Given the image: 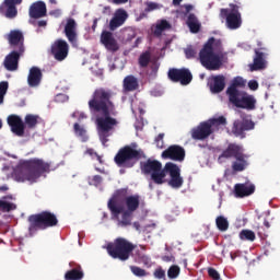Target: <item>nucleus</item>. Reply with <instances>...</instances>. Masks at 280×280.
<instances>
[{"label": "nucleus", "instance_id": "10", "mask_svg": "<svg viewBox=\"0 0 280 280\" xmlns=\"http://www.w3.org/2000/svg\"><path fill=\"white\" fill-rule=\"evenodd\" d=\"M231 9H221L220 19H225L226 27L229 30H240L242 27V13H240V7L234 3H230Z\"/></svg>", "mask_w": 280, "mask_h": 280}, {"label": "nucleus", "instance_id": "14", "mask_svg": "<svg viewBox=\"0 0 280 280\" xmlns=\"http://www.w3.org/2000/svg\"><path fill=\"white\" fill-rule=\"evenodd\" d=\"M167 75L171 82H179L182 86H187V84H191V81L194 80L191 71H189V69L187 68H171Z\"/></svg>", "mask_w": 280, "mask_h": 280}, {"label": "nucleus", "instance_id": "19", "mask_svg": "<svg viewBox=\"0 0 280 280\" xmlns=\"http://www.w3.org/2000/svg\"><path fill=\"white\" fill-rule=\"evenodd\" d=\"M250 71H264L268 69V54L254 49L253 63H249Z\"/></svg>", "mask_w": 280, "mask_h": 280}, {"label": "nucleus", "instance_id": "24", "mask_svg": "<svg viewBox=\"0 0 280 280\" xmlns=\"http://www.w3.org/2000/svg\"><path fill=\"white\" fill-rule=\"evenodd\" d=\"M128 21V12L124 9H118L115 11L114 16L109 21V30L110 32H115L118 27H121L124 23Z\"/></svg>", "mask_w": 280, "mask_h": 280}, {"label": "nucleus", "instance_id": "45", "mask_svg": "<svg viewBox=\"0 0 280 280\" xmlns=\"http://www.w3.org/2000/svg\"><path fill=\"white\" fill-rule=\"evenodd\" d=\"M16 206L12 202H8L5 200H0V210L1 211H14Z\"/></svg>", "mask_w": 280, "mask_h": 280}, {"label": "nucleus", "instance_id": "59", "mask_svg": "<svg viewBox=\"0 0 280 280\" xmlns=\"http://www.w3.org/2000/svg\"><path fill=\"white\" fill-rule=\"evenodd\" d=\"M145 254H143V253H141V252H137L135 255H133V257H135V260L138 262L140 259H141V257H143Z\"/></svg>", "mask_w": 280, "mask_h": 280}, {"label": "nucleus", "instance_id": "30", "mask_svg": "<svg viewBox=\"0 0 280 280\" xmlns=\"http://www.w3.org/2000/svg\"><path fill=\"white\" fill-rule=\"evenodd\" d=\"M28 14L31 19H43V16H47V4L43 1L34 2L30 7Z\"/></svg>", "mask_w": 280, "mask_h": 280}, {"label": "nucleus", "instance_id": "35", "mask_svg": "<svg viewBox=\"0 0 280 280\" xmlns=\"http://www.w3.org/2000/svg\"><path fill=\"white\" fill-rule=\"evenodd\" d=\"M186 24L188 25L191 34H198L200 32V22L198 21L196 14H188Z\"/></svg>", "mask_w": 280, "mask_h": 280}, {"label": "nucleus", "instance_id": "1", "mask_svg": "<svg viewBox=\"0 0 280 280\" xmlns=\"http://www.w3.org/2000/svg\"><path fill=\"white\" fill-rule=\"evenodd\" d=\"M113 97H115L113 90L98 88L93 92L92 98L88 103L90 113L96 115L95 124L103 145L108 143L110 130H115V127L119 124L116 118L112 117V115H115Z\"/></svg>", "mask_w": 280, "mask_h": 280}, {"label": "nucleus", "instance_id": "28", "mask_svg": "<svg viewBox=\"0 0 280 280\" xmlns=\"http://www.w3.org/2000/svg\"><path fill=\"white\" fill-rule=\"evenodd\" d=\"M8 40L13 49H21V47L25 49V37L23 36V32L18 30L11 31Z\"/></svg>", "mask_w": 280, "mask_h": 280}, {"label": "nucleus", "instance_id": "7", "mask_svg": "<svg viewBox=\"0 0 280 280\" xmlns=\"http://www.w3.org/2000/svg\"><path fill=\"white\" fill-rule=\"evenodd\" d=\"M135 248H137V245L132 244L125 237H117L106 246L109 257L113 259H119V261H128Z\"/></svg>", "mask_w": 280, "mask_h": 280}, {"label": "nucleus", "instance_id": "20", "mask_svg": "<svg viewBox=\"0 0 280 280\" xmlns=\"http://www.w3.org/2000/svg\"><path fill=\"white\" fill-rule=\"evenodd\" d=\"M255 129V122H253V120H235L233 122V127H232V133L234 137H241V139H244V137H246V135L244 132H246L247 130H254Z\"/></svg>", "mask_w": 280, "mask_h": 280}, {"label": "nucleus", "instance_id": "55", "mask_svg": "<svg viewBox=\"0 0 280 280\" xmlns=\"http://www.w3.org/2000/svg\"><path fill=\"white\" fill-rule=\"evenodd\" d=\"M248 86H249L250 91H257V89H259V83L255 80H250L248 82Z\"/></svg>", "mask_w": 280, "mask_h": 280}, {"label": "nucleus", "instance_id": "53", "mask_svg": "<svg viewBox=\"0 0 280 280\" xmlns=\"http://www.w3.org/2000/svg\"><path fill=\"white\" fill-rule=\"evenodd\" d=\"M159 8V4L156 2H149L147 4L145 12H152Z\"/></svg>", "mask_w": 280, "mask_h": 280}, {"label": "nucleus", "instance_id": "21", "mask_svg": "<svg viewBox=\"0 0 280 280\" xmlns=\"http://www.w3.org/2000/svg\"><path fill=\"white\" fill-rule=\"evenodd\" d=\"M208 88L211 93L218 95V93H222L224 89H226V77L223 74L212 75L208 80Z\"/></svg>", "mask_w": 280, "mask_h": 280}, {"label": "nucleus", "instance_id": "36", "mask_svg": "<svg viewBox=\"0 0 280 280\" xmlns=\"http://www.w3.org/2000/svg\"><path fill=\"white\" fill-rule=\"evenodd\" d=\"M73 131L75 137H78V139H81L82 143H86V141H89V133L86 132V128H84V126L75 122L73 125Z\"/></svg>", "mask_w": 280, "mask_h": 280}, {"label": "nucleus", "instance_id": "61", "mask_svg": "<svg viewBox=\"0 0 280 280\" xmlns=\"http://www.w3.org/2000/svg\"><path fill=\"white\" fill-rule=\"evenodd\" d=\"M132 226H133V229H136V231H140L141 223H139V221H136V222L132 223Z\"/></svg>", "mask_w": 280, "mask_h": 280}, {"label": "nucleus", "instance_id": "63", "mask_svg": "<svg viewBox=\"0 0 280 280\" xmlns=\"http://www.w3.org/2000/svg\"><path fill=\"white\" fill-rule=\"evenodd\" d=\"M113 3H116V5H121V3H128V0H113Z\"/></svg>", "mask_w": 280, "mask_h": 280}, {"label": "nucleus", "instance_id": "38", "mask_svg": "<svg viewBox=\"0 0 280 280\" xmlns=\"http://www.w3.org/2000/svg\"><path fill=\"white\" fill-rule=\"evenodd\" d=\"M240 240L247 241V242H255L256 236L253 230H242L240 232Z\"/></svg>", "mask_w": 280, "mask_h": 280}, {"label": "nucleus", "instance_id": "29", "mask_svg": "<svg viewBox=\"0 0 280 280\" xmlns=\"http://www.w3.org/2000/svg\"><path fill=\"white\" fill-rule=\"evenodd\" d=\"M255 194V184H236L234 186L235 198H246L247 196H253Z\"/></svg>", "mask_w": 280, "mask_h": 280}, {"label": "nucleus", "instance_id": "54", "mask_svg": "<svg viewBox=\"0 0 280 280\" xmlns=\"http://www.w3.org/2000/svg\"><path fill=\"white\" fill-rule=\"evenodd\" d=\"M138 264H143L144 266H150V258L148 255H143L140 257Z\"/></svg>", "mask_w": 280, "mask_h": 280}, {"label": "nucleus", "instance_id": "60", "mask_svg": "<svg viewBox=\"0 0 280 280\" xmlns=\"http://www.w3.org/2000/svg\"><path fill=\"white\" fill-rule=\"evenodd\" d=\"M37 26H38V27H47V21H45V20L38 21V22H37Z\"/></svg>", "mask_w": 280, "mask_h": 280}, {"label": "nucleus", "instance_id": "43", "mask_svg": "<svg viewBox=\"0 0 280 280\" xmlns=\"http://www.w3.org/2000/svg\"><path fill=\"white\" fill-rule=\"evenodd\" d=\"M180 275V267L173 265L167 270L168 279H176Z\"/></svg>", "mask_w": 280, "mask_h": 280}, {"label": "nucleus", "instance_id": "15", "mask_svg": "<svg viewBox=\"0 0 280 280\" xmlns=\"http://www.w3.org/2000/svg\"><path fill=\"white\" fill-rule=\"evenodd\" d=\"M25 54V48L23 46L20 49H13L9 55L5 56L3 66L7 71H16L19 69V60Z\"/></svg>", "mask_w": 280, "mask_h": 280}, {"label": "nucleus", "instance_id": "31", "mask_svg": "<svg viewBox=\"0 0 280 280\" xmlns=\"http://www.w3.org/2000/svg\"><path fill=\"white\" fill-rule=\"evenodd\" d=\"M132 214L133 212H130L128 210H126V208H124L122 206V210L121 212L116 217V215H112L114 218V220H117L118 222V226H132Z\"/></svg>", "mask_w": 280, "mask_h": 280}, {"label": "nucleus", "instance_id": "56", "mask_svg": "<svg viewBox=\"0 0 280 280\" xmlns=\"http://www.w3.org/2000/svg\"><path fill=\"white\" fill-rule=\"evenodd\" d=\"M85 154H89L90 156H96L97 158V161H102V156H100L98 154H97V152H95V150H93V149H88L86 151H85Z\"/></svg>", "mask_w": 280, "mask_h": 280}, {"label": "nucleus", "instance_id": "27", "mask_svg": "<svg viewBox=\"0 0 280 280\" xmlns=\"http://www.w3.org/2000/svg\"><path fill=\"white\" fill-rule=\"evenodd\" d=\"M244 86H246V80H244V78L242 77L234 78L232 80V83L226 90V95L229 96V100H231V97H235L240 95L242 92L237 89H244Z\"/></svg>", "mask_w": 280, "mask_h": 280}, {"label": "nucleus", "instance_id": "32", "mask_svg": "<svg viewBox=\"0 0 280 280\" xmlns=\"http://www.w3.org/2000/svg\"><path fill=\"white\" fill-rule=\"evenodd\" d=\"M122 89L125 93H132V91H137L139 89V80L132 74L125 77L122 81Z\"/></svg>", "mask_w": 280, "mask_h": 280}, {"label": "nucleus", "instance_id": "8", "mask_svg": "<svg viewBox=\"0 0 280 280\" xmlns=\"http://www.w3.org/2000/svg\"><path fill=\"white\" fill-rule=\"evenodd\" d=\"M140 170L144 176H150L155 185L165 183V168L159 160L148 159L140 163Z\"/></svg>", "mask_w": 280, "mask_h": 280}, {"label": "nucleus", "instance_id": "40", "mask_svg": "<svg viewBox=\"0 0 280 280\" xmlns=\"http://www.w3.org/2000/svg\"><path fill=\"white\" fill-rule=\"evenodd\" d=\"M172 24L167 22V20H162L156 26H155V34L161 35L165 30H171Z\"/></svg>", "mask_w": 280, "mask_h": 280}, {"label": "nucleus", "instance_id": "2", "mask_svg": "<svg viewBox=\"0 0 280 280\" xmlns=\"http://www.w3.org/2000/svg\"><path fill=\"white\" fill-rule=\"evenodd\" d=\"M51 165L40 159H31L20 163L13 171V178L16 183H38L43 174H49Z\"/></svg>", "mask_w": 280, "mask_h": 280}, {"label": "nucleus", "instance_id": "46", "mask_svg": "<svg viewBox=\"0 0 280 280\" xmlns=\"http://www.w3.org/2000/svg\"><path fill=\"white\" fill-rule=\"evenodd\" d=\"M198 51L196 50V48H194V46H188L185 49V56L188 60H191V58H196Z\"/></svg>", "mask_w": 280, "mask_h": 280}, {"label": "nucleus", "instance_id": "3", "mask_svg": "<svg viewBox=\"0 0 280 280\" xmlns=\"http://www.w3.org/2000/svg\"><path fill=\"white\" fill-rule=\"evenodd\" d=\"M226 52L222 51V39L210 37L199 51V60L208 71H219L224 65Z\"/></svg>", "mask_w": 280, "mask_h": 280}, {"label": "nucleus", "instance_id": "52", "mask_svg": "<svg viewBox=\"0 0 280 280\" xmlns=\"http://www.w3.org/2000/svg\"><path fill=\"white\" fill-rule=\"evenodd\" d=\"M163 137H165V133H160L155 138L156 148L163 149V145H164Z\"/></svg>", "mask_w": 280, "mask_h": 280}, {"label": "nucleus", "instance_id": "51", "mask_svg": "<svg viewBox=\"0 0 280 280\" xmlns=\"http://www.w3.org/2000/svg\"><path fill=\"white\" fill-rule=\"evenodd\" d=\"M90 185L98 187V185H102V177L100 175H94L90 182Z\"/></svg>", "mask_w": 280, "mask_h": 280}, {"label": "nucleus", "instance_id": "12", "mask_svg": "<svg viewBox=\"0 0 280 280\" xmlns=\"http://www.w3.org/2000/svg\"><path fill=\"white\" fill-rule=\"evenodd\" d=\"M229 101L236 108H244L245 110H255L257 105V100L255 96L246 92H241V94L232 96L229 98Z\"/></svg>", "mask_w": 280, "mask_h": 280}, {"label": "nucleus", "instance_id": "4", "mask_svg": "<svg viewBox=\"0 0 280 280\" xmlns=\"http://www.w3.org/2000/svg\"><path fill=\"white\" fill-rule=\"evenodd\" d=\"M226 159H235L232 163L233 172H244L248 167V155L244 154V147L230 143L218 158V163H224Z\"/></svg>", "mask_w": 280, "mask_h": 280}, {"label": "nucleus", "instance_id": "49", "mask_svg": "<svg viewBox=\"0 0 280 280\" xmlns=\"http://www.w3.org/2000/svg\"><path fill=\"white\" fill-rule=\"evenodd\" d=\"M256 233L260 240H266V237H268V232H266L264 226H257Z\"/></svg>", "mask_w": 280, "mask_h": 280}, {"label": "nucleus", "instance_id": "33", "mask_svg": "<svg viewBox=\"0 0 280 280\" xmlns=\"http://www.w3.org/2000/svg\"><path fill=\"white\" fill-rule=\"evenodd\" d=\"M125 205L127 207L126 211L130 213H135L137 209H139V205H141L139 195H131L125 198Z\"/></svg>", "mask_w": 280, "mask_h": 280}, {"label": "nucleus", "instance_id": "23", "mask_svg": "<svg viewBox=\"0 0 280 280\" xmlns=\"http://www.w3.org/2000/svg\"><path fill=\"white\" fill-rule=\"evenodd\" d=\"M101 43L107 49V51H119V44L110 31H103L101 34Z\"/></svg>", "mask_w": 280, "mask_h": 280}, {"label": "nucleus", "instance_id": "39", "mask_svg": "<svg viewBox=\"0 0 280 280\" xmlns=\"http://www.w3.org/2000/svg\"><path fill=\"white\" fill-rule=\"evenodd\" d=\"M215 224L219 231H229V220L226 218L220 215L215 219Z\"/></svg>", "mask_w": 280, "mask_h": 280}, {"label": "nucleus", "instance_id": "58", "mask_svg": "<svg viewBox=\"0 0 280 280\" xmlns=\"http://www.w3.org/2000/svg\"><path fill=\"white\" fill-rule=\"evenodd\" d=\"M162 261H166V262L176 261V258H174L173 255H170V256H162Z\"/></svg>", "mask_w": 280, "mask_h": 280}, {"label": "nucleus", "instance_id": "13", "mask_svg": "<svg viewBox=\"0 0 280 280\" xmlns=\"http://www.w3.org/2000/svg\"><path fill=\"white\" fill-rule=\"evenodd\" d=\"M128 196V189L126 188H120L117 189L112 198L107 202V209L110 211L112 215H119L121 211H124V206L119 203L120 200H124Z\"/></svg>", "mask_w": 280, "mask_h": 280}, {"label": "nucleus", "instance_id": "6", "mask_svg": "<svg viewBox=\"0 0 280 280\" xmlns=\"http://www.w3.org/2000/svg\"><path fill=\"white\" fill-rule=\"evenodd\" d=\"M220 126H226V118L224 116L202 121L190 130L191 139L195 141H205V139H209L215 130H220Z\"/></svg>", "mask_w": 280, "mask_h": 280}, {"label": "nucleus", "instance_id": "22", "mask_svg": "<svg viewBox=\"0 0 280 280\" xmlns=\"http://www.w3.org/2000/svg\"><path fill=\"white\" fill-rule=\"evenodd\" d=\"M11 132L15 135L16 137H25V122H23V119L20 118L18 115H10L7 119Z\"/></svg>", "mask_w": 280, "mask_h": 280}, {"label": "nucleus", "instance_id": "50", "mask_svg": "<svg viewBox=\"0 0 280 280\" xmlns=\"http://www.w3.org/2000/svg\"><path fill=\"white\" fill-rule=\"evenodd\" d=\"M208 275L213 280H220V273L214 268H209L208 269Z\"/></svg>", "mask_w": 280, "mask_h": 280}, {"label": "nucleus", "instance_id": "64", "mask_svg": "<svg viewBox=\"0 0 280 280\" xmlns=\"http://www.w3.org/2000/svg\"><path fill=\"white\" fill-rule=\"evenodd\" d=\"M10 189L8 185L0 186V191H8Z\"/></svg>", "mask_w": 280, "mask_h": 280}, {"label": "nucleus", "instance_id": "34", "mask_svg": "<svg viewBox=\"0 0 280 280\" xmlns=\"http://www.w3.org/2000/svg\"><path fill=\"white\" fill-rule=\"evenodd\" d=\"M39 124H40V116L38 115L27 114L24 117V125H25V128H27L28 130L36 129V126H38Z\"/></svg>", "mask_w": 280, "mask_h": 280}, {"label": "nucleus", "instance_id": "37", "mask_svg": "<svg viewBox=\"0 0 280 280\" xmlns=\"http://www.w3.org/2000/svg\"><path fill=\"white\" fill-rule=\"evenodd\" d=\"M150 60H152V52H150V50H147L140 55L138 63L142 69H145V67L150 65Z\"/></svg>", "mask_w": 280, "mask_h": 280}, {"label": "nucleus", "instance_id": "57", "mask_svg": "<svg viewBox=\"0 0 280 280\" xmlns=\"http://www.w3.org/2000/svg\"><path fill=\"white\" fill-rule=\"evenodd\" d=\"M257 47H258V48H255V49H259V51H267V50H268V48H266V47L264 46V42H261V40H258V42H257Z\"/></svg>", "mask_w": 280, "mask_h": 280}, {"label": "nucleus", "instance_id": "16", "mask_svg": "<svg viewBox=\"0 0 280 280\" xmlns=\"http://www.w3.org/2000/svg\"><path fill=\"white\" fill-rule=\"evenodd\" d=\"M51 55L54 56L55 60L58 62H62V60L67 59L69 56V44L65 39H57L51 45Z\"/></svg>", "mask_w": 280, "mask_h": 280}, {"label": "nucleus", "instance_id": "26", "mask_svg": "<svg viewBox=\"0 0 280 280\" xmlns=\"http://www.w3.org/2000/svg\"><path fill=\"white\" fill-rule=\"evenodd\" d=\"M43 82V71L40 68L34 66L30 69L28 75H27V84L31 89H36L40 86V83Z\"/></svg>", "mask_w": 280, "mask_h": 280}, {"label": "nucleus", "instance_id": "5", "mask_svg": "<svg viewBox=\"0 0 280 280\" xmlns=\"http://www.w3.org/2000/svg\"><path fill=\"white\" fill-rule=\"evenodd\" d=\"M28 233L35 235L38 231H45L58 226V217L51 211H42L28 217Z\"/></svg>", "mask_w": 280, "mask_h": 280}, {"label": "nucleus", "instance_id": "48", "mask_svg": "<svg viewBox=\"0 0 280 280\" xmlns=\"http://www.w3.org/2000/svg\"><path fill=\"white\" fill-rule=\"evenodd\" d=\"M8 89H10V83L8 81H1L0 82V94L7 95Z\"/></svg>", "mask_w": 280, "mask_h": 280}, {"label": "nucleus", "instance_id": "44", "mask_svg": "<svg viewBox=\"0 0 280 280\" xmlns=\"http://www.w3.org/2000/svg\"><path fill=\"white\" fill-rule=\"evenodd\" d=\"M129 268L135 277H148V271L141 267L130 266Z\"/></svg>", "mask_w": 280, "mask_h": 280}, {"label": "nucleus", "instance_id": "42", "mask_svg": "<svg viewBox=\"0 0 280 280\" xmlns=\"http://www.w3.org/2000/svg\"><path fill=\"white\" fill-rule=\"evenodd\" d=\"M2 14H4L7 19H16L19 11L16 10V7L5 5Z\"/></svg>", "mask_w": 280, "mask_h": 280}, {"label": "nucleus", "instance_id": "11", "mask_svg": "<svg viewBox=\"0 0 280 280\" xmlns=\"http://www.w3.org/2000/svg\"><path fill=\"white\" fill-rule=\"evenodd\" d=\"M170 175L168 186L172 189H180L183 187L185 179L180 176V167L173 162H168L164 166V177Z\"/></svg>", "mask_w": 280, "mask_h": 280}, {"label": "nucleus", "instance_id": "47", "mask_svg": "<svg viewBox=\"0 0 280 280\" xmlns=\"http://www.w3.org/2000/svg\"><path fill=\"white\" fill-rule=\"evenodd\" d=\"M153 277H154L155 279H163V280H166V279H165V271H164L161 267H159V268H156V269L154 270Z\"/></svg>", "mask_w": 280, "mask_h": 280}, {"label": "nucleus", "instance_id": "41", "mask_svg": "<svg viewBox=\"0 0 280 280\" xmlns=\"http://www.w3.org/2000/svg\"><path fill=\"white\" fill-rule=\"evenodd\" d=\"M23 3V0H4L3 3L0 5V14H3L5 12V5L16 8V5H21Z\"/></svg>", "mask_w": 280, "mask_h": 280}, {"label": "nucleus", "instance_id": "9", "mask_svg": "<svg viewBox=\"0 0 280 280\" xmlns=\"http://www.w3.org/2000/svg\"><path fill=\"white\" fill-rule=\"evenodd\" d=\"M144 153L141 150L132 149L130 145L121 148L114 158L118 167H135L137 161L143 159Z\"/></svg>", "mask_w": 280, "mask_h": 280}, {"label": "nucleus", "instance_id": "62", "mask_svg": "<svg viewBox=\"0 0 280 280\" xmlns=\"http://www.w3.org/2000/svg\"><path fill=\"white\" fill-rule=\"evenodd\" d=\"M184 8H185L187 14H188V12L194 10V5H191V4H185Z\"/></svg>", "mask_w": 280, "mask_h": 280}, {"label": "nucleus", "instance_id": "18", "mask_svg": "<svg viewBox=\"0 0 280 280\" xmlns=\"http://www.w3.org/2000/svg\"><path fill=\"white\" fill-rule=\"evenodd\" d=\"M63 34L70 45H78V22H75V19H66Z\"/></svg>", "mask_w": 280, "mask_h": 280}, {"label": "nucleus", "instance_id": "25", "mask_svg": "<svg viewBox=\"0 0 280 280\" xmlns=\"http://www.w3.org/2000/svg\"><path fill=\"white\" fill-rule=\"evenodd\" d=\"M69 268L65 273V280H83L84 279V270L82 266L75 261L69 262Z\"/></svg>", "mask_w": 280, "mask_h": 280}, {"label": "nucleus", "instance_id": "17", "mask_svg": "<svg viewBox=\"0 0 280 280\" xmlns=\"http://www.w3.org/2000/svg\"><path fill=\"white\" fill-rule=\"evenodd\" d=\"M162 159L183 163L185 161V148L178 144H172L162 152Z\"/></svg>", "mask_w": 280, "mask_h": 280}]
</instances>
